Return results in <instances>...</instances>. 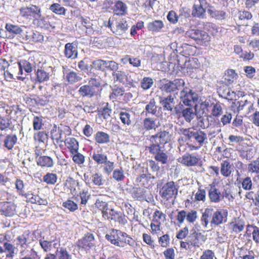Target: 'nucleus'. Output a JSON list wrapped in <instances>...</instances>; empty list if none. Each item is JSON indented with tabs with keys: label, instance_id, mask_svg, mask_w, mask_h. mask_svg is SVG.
I'll list each match as a JSON object with an SVG mask.
<instances>
[{
	"label": "nucleus",
	"instance_id": "61",
	"mask_svg": "<svg viewBox=\"0 0 259 259\" xmlns=\"http://www.w3.org/2000/svg\"><path fill=\"white\" fill-rule=\"evenodd\" d=\"M223 113V108L220 103L212 105L211 116L219 117Z\"/></svg>",
	"mask_w": 259,
	"mask_h": 259
},
{
	"label": "nucleus",
	"instance_id": "43",
	"mask_svg": "<svg viewBox=\"0 0 259 259\" xmlns=\"http://www.w3.org/2000/svg\"><path fill=\"white\" fill-rule=\"evenodd\" d=\"M78 185V182L72 178L69 177L66 181L65 186L70 190V192L73 195L76 193L75 187Z\"/></svg>",
	"mask_w": 259,
	"mask_h": 259
},
{
	"label": "nucleus",
	"instance_id": "64",
	"mask_svg": "<svg viewBox=\"0 0 259 259\" xmlns=\"http://www.w3.org/2000/svg\"><path fill=\"white\" fill-rule=\"evenodd\" d=\"M93 68L98 70L103 71L106 69V61L101 59L95 60L93 62Z\"/></svg>",
	"mask_w": 259,
	"mask_h": 259
},
{
	"label": "nucleus",
	"instance_id": "26",
	"mask_svg": "<svg viewBox=\"0 0 259 259\" xmlns=\"http://www.w3.org/2000/svg\"><path fill=\"white\" fill-rule=\"evenodd\" d=\"M92 158L95 163L98 165H103V163L108 159L107 155L104 153L102 150L94 151L92 156Z\"/></svg>",
	"mask_w": 259,
	"mask_h": 259
},
{
	"label": "nucleus",
	"instance_id": "6",
	"mask_svg": "<svg viewBox=\"0 0 259 259\" xmlns=\"http://www.w3.org/2000/svg\"><path fill=\"white\" fill-rule=\"evenodd\" d=\"M78 249L81 251L89 252L91 249L95 248V238L93 234L87 232L76 242Z\"/></svg>",
	"mask_w": 259,
	"mask_h": 259
},
{
	"label": "nucleus",
	"instance_id": "50",
	"mask_svg": "<svg viewBox=\"0 0 259 259\" xmlns=\"http://www.w3.org/2000/svg\"><path fill=\"white\" fill-rule=\"evenodd\" d=\"M205 10L202 6L194 5L192 8V15L195 17H203L205 15Z\"/></svg>",
	"mask_w": 259,
	"mask_h": 259
},
{
	"label": "nucleus",
	"instance_id": "59",
	"mask_svg": "<svg viewBox=\"0 0 259 259\" xmlns=\"http://www.w3.org/2000/svg\"><path fill=\"white\" fill-rule=\"evenodd\" d=\"M32 124L34 131L40 130L43 125L42 117L34 116L32 120Z\"/></svg>",
	"mask_w": 259,
	"mask_h": 259
},
{
	"label": "nucleus",
	"instance_id": "24",
	"mask_svg": "<svg viewBox=\"0 0 259 259\" xmlns=\"http://www.w3.org/2000/svg\"><path fill=\"white\" fill-rule=\"evenodd\" d=\"M78 93L80 95L83 97H87L92 98L93 97H97L99 95L96 93L89 84L83 85L81 86L79 90Z\"/></svg>",
	"mask_w": 259,
	"mask_h": 259
},
{
	"label": "nucleus",
	"instance_id": "34",
	"mask_svg": "<svg viewBox=\"0 0 259 259\" xmlns=\"http://www.w3.org/2000/svg\"><path fill=\"white\" fill-rule=\"evenodd\" d=\"M195 115L193 109L190 107L183 109L179 114L180 117H184L187 122H190Z\"/></svg>",
	"mask_w": 259,
	"mask_h": 259
},
{
	"label": "nucleus",
	"instance_id": "57",
	"mask_svg": "<svg viewBox=\"0 0 259 259\" xmlns=\"http://www.w3.org/2000/svg\"><path fill=\"white\" fill-rule=\"evenodd\" d=\"M208 13L213 18L217 20H224L226 17V12L222 10H209Z\"/></svg>",
	"mask_w": 259,
	"mask_h": 259
},
{
	"label": "nucleus",
	"instance_id": "54",
	"mask_svg": "<svg viewBox=\"0 0 259 259\" xmlns=\"http://www.w3.org/2000/svg\"><path fill=\"white\" fill-rule=\"evenodd\" d=\"M73 161L78 165H82L85 161V156L81 153L78 152L70 154Z\"/></svg>",
	"mask_w": 259,
	"mask_h": 259
},
{
	"label": "nucleus",
	"instance_id": "18",
	"mask_svg": "<svg viewBox=\"0 0 259 259\" xmlns=\"http://www.w3.org/2000/svg\"><path fill=\"white\" fill-rule=\"evenodd\" d=\"M36 162L37 165L42 168H51L54 166V162L53 159L48 156H39V153L35 152Z\"/></svg>",
	"mask_w": 259,
	"mask_h": 259
},
{
	"label": "nucleus",
	"instance_id": "58",
	"mask_svg": "<svg viewBox=\"0 0 259 259\" xmlns=\"http://www.w3.org/2000/svg\"><path fill=\"white\" fill-rule=\"evenodd\" d=\"M66 79L70 84H73L80 79V77L74 71H70L66 75Z\"/></svg>",
	"mask_w": 259,
	"mask_h": 259
},
{
	"label": "nucleus",
	"instance_id": "42",
	"mask_svg": "<svg viewBox=\"0 0 259 259\" xmlns=\"http://www.w3.org/2000/svg\"><path fill=\"white\" fill-rule=\"evenodd\" d=\"M237 78L238 75L234 70L228 69L226 71L225 75V81L226 83L230 84L236 80Z\"/></svg>",
	"mask_w": 259,
	"mask_h": 259
},
{
	"label": "nucleus",
	"instance_id": "28",
	"mask_svg": "<svg viewBox=\"0 0 259 259\" xmlns=\"http://www.w3.org/2000/svg\"><path fill=\"white\" fill-rule=\"evenodd\" d=\"M94 140L99 144H107L110 141V136L105 132L98 131L94 135Z\"/></svg>",
	"mask_w": 259,
	"mask_h": 259
},
{
	"label": "nucleus",
	"instance_id": "1",
	"mask_svg": "<svg viewBox=\"0 0 259 259\" xmlns=\"http://www.w3.org/2000/svg\"><path fill=\"white\" fill-rule=\"evenodd\" d=\"M106 239L112 244L119 247H124L127 245L133 246L135 240L125 232L113 229L109 234H106Z\"/></svg>",
	"mask_w": 259,
	"mask_h": 259
},
{
	"label": "nucleus",
	"instance_id": "29",
	"mask_svg": "<svg viewBox=\"0 0 259 259\" xmlns=\"http://www.w3.org/2000/svg\"><path fill=\"white\" fill-rule=\"evenodd\" d=\"M112 112L111 109L109 107L108 103H104L102 106L98 110V114L100 117H103L104 119L108 118Z\"/></svg>",
	"mask_w": 259,
	"mask_h": 259
},
{
	"label": "nucleus",
	"instance_id": "22",
	"mask_svg": "<svg viewBox=\"0 0 259 259\" xmlns=\"http://www.w3.org/2000/svg\"><path fill=\"white\" fill-rule=\"evenodd\" d=\"M64 54L67 59H74L77 58V50L73 42H68L65 45Z\"/></svg>",
	"mask_w": 259,
	"mask_h": 259
},
{
	"label": "nucleus",
	"instance_id": "21",
	"mask_svg": "<svg viewBox=\"0 0 259 259\" xmlns=\"http://www.w3.org/2000/svg\"><path fill=\"white\" fill-rule=\"evenodd\" d=\"M5 29L9 34V37L14 38L17 35H21L23 32L22 28L18 25L7 23L5 25Z\"/></svg>",
	"mask_w": 259,
	"mask_h": 259
},
{
	"label": "nucleus",
	"instance_id": "31",
	"mask_svg": "<svg viewBox=\"0 0 259 259\" xmlns=\"http://www.w3.org/2000/svg\"><path fill=\"white\" fill-rule=\"evenodd\" d=\"M143 128L146 131L155 130L157 127L156 119L151 117H146L142 122Z\"/></svg>",
	"mask_w": 259,
	"mask_h": 259
},
{
	"label": "nucleus",
	"instance_id": "60",
	"mask_svg": "<svg viewBox=\"0 0 259 259\" xmlns=\"http://www.w3.org/2000/svg\"><path fill=\"white\" fill-rule=\"evenodd\" d=\"M170 237L167 234L163 235L158 238V243L160 246L163 248H167L170 244Z\"/></svg>",
	"mask_w": 259,
	"mask_h": 259
},
{
	"label": "nucleus",
	"instance_id": "55",
	"mask_svg": "<svg viewBox=\"0 0 259 259\" xmlns=\"http://www.w3.org/2000/svg\"><path fill=\"white\" fill-rule=\"evenodd\" d=\"M250 228L253 229L252 235L253 241L256 243H259V227L248 224L246 226V233L250 231Z\"/></svg>",
	"mask_w": 259,
	"mask_h": 259
},
{
	"label": "nucleus",
	"instance_id": "36",
	"mask_svg": "<svg viewBox=\"0 0 259 259\" xmlns=\"http://www.w3.org/2000/svg\"><path fill=\"white\" fill-rule=\"evenodd\" d=\"M49 9L57 15L65 16L67 10L59 3H53L49 7Z\"/></svg>",
	"mask_w": 259,
	"mask_h": 259
},
{
	"label": "nucleus",
	"instance_id": "8",
	"mask_svg": "<svg viewBox=\"0 0 259 259\" xmlns=\"http://www.w3.org/2000/svg\"><path fill=\"white\" fill-rule=\"evenodd\" d=\"M185 85V82L182 79H176L170 81L166 78L160 80V89L167 93L174 92L179 90Z\"/></svg>",
	"mask_w": 259,
	"mask_h": 259
},
{
	"label": "nucleus",
	"instance_id": "27",
	"mask_svg": "<svg viewBox=\"0 0 259 259\" xmlns=\"http://www.w3.org/2000/svg\"><path fill=\"white\" fill-rule=\"evenodd\" d=\"M164 25L162 20H156L149 22L147 25L149 31L152 32H159L164 28Z\"/></svg>",
	"mask_w": 259,
	"mask_h": 259
},
{
	"label": "nucleus",
	"instance_id": "25",
	"mask_svg": "<svg viewBox=\"0 0 259 259\" xmlns=\"http://www.w3.org/2000/svg\"><path fill=\"white\" fill-rule=\"evenodd\" d=\"M17 137L15 134L7 135L4 140V146L8 150H12L17 142Z\"/></svg>",
	"mask_w": 259,
	"mask_h": 259
},
{
	"label": "nucleus",
	"instance_id": "32",
	"mask_svg": "<svg viewBox=\"0 0 259 259\" xmlns=\"http://www.w3.org/2000/svg\"><path fill=\"white\" fill-rule=\"evenodd\" d=\"M232 172V167L230 162L226 160L221 163V173L226 178L230 177Z\"/></svg>",
	"mask_w": 259,
	"mask_h": 259
},
{
	"label": "nucleus",
	"instance_id": "9",
	"mask_svg": "<svg viewBox=\"0 0 259 259\" xmlns=\"http://www.w3.org/2000/svg\"><path fill=\"white\" fill-rule=\"evenodd\" d=\"M150 153L154 154V159L156 161L160 162L162 164L167 163L168 161V155L166 152H164L159 144H150L146 147Z\"/></svg>",
	"mask_w": 259,
	"mask_h": 259
},
{
	"label": "nucleus",
	"instance_id": "38",
	"mask_svg": "<svg viewBox=\"0 0 259 259\" xmlns=\"http://www.w3.org/2000/svg\"><path fill=\"white\" fill-rule=\"evenodd\" d=\"M54 256L55 259H72L71 254L67 250L66 248L63 247L57 249Z\"/></svg>",
	"mask_w": 259,
	"mask_h": 259
},
{
	"label": "nucleus",
	"instance_id": "17",
	"mask_svg": "<svg viewBox=\"0 0 259 259\" xmlns=\"http://www.w3.org/2000/svg\"><path fill=\"white\" fill-rule=\"evenodd\" d=\"M114 15L118 16H125L127 14L128 7L125 3L121 0L115 1L112 8Z\"/></svg>",
	"mask_w": 259,
	"mask_h": 259
},
{
	"label": "nucleus",
	"instance_id": "56",
	"mask_svg": "<svg viewBox=\"0 0 259 259\" xmlns=\"http://www.w3.org/2000/svg\"><path fill=\"white\" fill-rule=\"evenodd\" d=\"M5 252L7 251L8 253L6 254L7 258H13L15 254V247L10 243L6 242L3 244Z\"/></svg>",
	"mask_w": 259,
	"mask_h": 259
},
{
	"label": "nucleus",
	"instance_id": "15",
	"mask_svg": "<svg viewBox=\"0 0 259 259\" xmlns=\"http://www.w3.org/2000/svg\"><path fill=\"white\" fill-rule=\"evenodd\" d=\"M228 230L231 233L238 234L242 232L245 227V222L239 217L234 218L227 225Z\"/></svg>",
	"mask_w": 259,
	"mask_h": 259
},
{
	"label": "nucleus",
	"instance_id": "52",
	"mask_svg": "<svg viewBox=\"0 0 259 259\" xmlns=\"http://www.w3.org/2000/svg\"><path fill=\"white\" fill-rule=\"evenodd\" d=\"M119 118L123 124L127 125L131 124V115L129 112L127 111H120L119 112Z\"/></svg>",
	"mask_w": 259,
	"mask_h": 259
},
{
	"label": "nucleus",
	"instance_id": "48",
	"mask_svg": "<svg viewBox=\"0 0 259 259\" xmlns=\"http://www.w3.org/2000/svg\"><path fill=\"white\" fill-rule=\"evenodd\" d=\"M15 184L17 192L18 193V194L20 196L27 198L28 195V194L25 193L24 191V184L23 181L20 179H17Z\"/></svg>",
	"mask_w": 259,
	"mask_h": 259
},
{
	"label": "nucleus",
	"instance_id": "37",
	"mask_svg": "<svg viewBox=\"0 0 259 259\" xmlns=\"http://www.w3.org/2000/svg\"><path fill=\"white\" fill-rule=\"evenodd\" d=\"M125 90L123 87L114 86L112 89V92L109 95V98L113 101L117 100L120 97L123 95Z\"/></svg>",
	"mask_w": 259,
	"mask_h": 259
},
{
	"label": "nucleus",
	"instance_id": "5",
	"mask_svg": "<svg viewBox=\"0 0 259 259\" xmlns=\"http://www.w3.org/2000/svg\"><path fill=\"white\" fill-rule=\"evenodd\" d=\"M185 37L193 39L201 46H206L211 40V37L207 32L198 29L188 30L185 33Z\"/></svg>",
	"mask_w": 259,
	"mask_h": 259
},
{
	"label": "nucleus",
	"instance_id": "39",
	"mask_svg": "<svg viewBox=\"0 0 259 259\" xmlns=\"http://www.w3.org/2000/svg\"><path fill=\"white\" fill-rule=\"evenodd\" d=\"M88 84L93 89L99 96L102 90L100 80L96 78H91L89 80Z\"/></svg>",
	"mask_w": 259,
	"mask_h": 259
},
{
	"label": "nucleus",
	"instance_id": "47",
	"mask_svg": "<svg viewBox=\"0 0 259 259\" xmlns=\"http://www.w3.org/2000/svg\"><path fill=\"white\" fill-rule=\"evenodd\" d=\"M157 111L154 99H152L145 107L146 115L148 114L155 115Z\"/></svg>",
	"mask_w": 259,
	"mask_h": 259
},
{
	"label": "nucleus",
	"instance_id": "35",
	"mask_svg": "<svg viewBox=\"0 0 259 259\" xmlns=\"http://www.w3.org/2000/svg\"><path fill=\"white\" fill-rule=\"evenodd\" d=\"M192 138H194L198 145L202 147L204 143V141L207 139V136L204 132L200 130H196L192 133Z\"/></svg>",
	"mask_w": 259,
	"mask_h": 259
},
{
	"label": "nucleus",
	"instance_id": "10",
	"mask_svg": "<svg viewBox=\"0 0 259 259\" xmlns=\"http://www.w3.org/2000/svg\"><path fill=\"white\" fill-rule=\"evenodd\" d=\"M35 235L29 230H25L21 235L16 238V244L21 248H27L30 244L34 241Z\"/></svg>",
	"mask_w": 259,
	"mask_h": 259
},
{
	"label": "nucleus",
	"instance_id": "44",
	"mask_svg": "<svg viewBox=\"0 0 259 259\" xmlns=\"http://www.w3.org/2000/svg\"><path fill=\"white\" fill-rule=\"evenodd\" d=\"M36 80L39 82H42L49 79L50 75L49 73L42 68L38 69L36 72Z\"/></svg>",
	"mask_w": 259,
	"mask_h": 259
},
{
	"label": "nucleus",
	"instance_id": "16",
	"mask_svg": "<svg viewBox=\"0 0 259 259\" xmlns=\"http://www.w3.org/2000/svg\"><path fill=\"white\" fill-rule=\"evenodd\" d=\"M181 99L185 105L192 106L195 102L197 101L198 95L191 90L188 92L183 91L181 93Z\"/></svg>",
	"mask_w": 259,
	"mask_h": 259
},
{
	"label": "nucleus",
	"instance_id": "3",
	"mask_svg": "<svg viewBox=\"0 0 259 259\" xmlns=\"http://www.w3.org/2000/svg\"><path fill=\"white\" fill-rule=\"evenodd\" d=\"M204 241V235L200 232L192 230L189 239L186 241H180V247L186 250H191L192 247L199 248Z\"/></svg>",
	"mask_w": 259,
	"mask_h": 259
},
{
	"label": "nucleus",
	"instance_id": "46",
	"mask_svg": "<svg viewBox=\"0 0 259 259\" xmlns=\"http://www.w3.org/2000/svg\"><path fill=\"white\" fill-rule=\"evenodd\" d=\"M223 220L224 217L222 212L218 210L213 213L210 223L211 225L218 226L223 223Z\"/></svg>",
	"mask_w": 259,
	"mask_h": 259
},
{
	"label": "nucleus",
	"instance_id": "4",
	"mask_svg": "<svg viewBox=\"0 0 259 259\" xmlns=\"http://www.w3.org/2000/svg\"><path fill=\"white\" fill-rule=\"evenodd\" d=\"M41 9L39 6L32 4L20 9L21 17L26 20H32L34 24L41 17Z\"/></svg>",
	"mask_w": 259,
	"mask_h": 259
},
{
	"label": "nucleus",
	"instance_id": "23",
	"mask_svg": "<svg viewBox=\"0 0 259 259\" xmlns=\"http://www.w3.org/2000/svg\"><path fill=\"white\" fill-rule=\"evenodd\" d=\"M208 191V196L210 201L212 202L218 203L223 200V196L221 192L214 185H210Z\"/></svg>",
	"mask_w": 259,
	"mask_h": 259
},
{
	"label": "nucleus",
	"instance_id": "14",
	"mask_svg": "<svg viewBox=\"0 0 259 259\" xmlns=\"http://www.w3.org/2000/svg\"><path fill=\"white\" fill-rule=\"evenodd\" d=\"M0 213L6 217H12L17 213V205L13 201L0 202Z\"/></svg>",
	"mask_w": 259,
	"mask_h": 259
},
{
	"label": "nucleus",
	"instance_id": "41",
	"mask_svg": "<svg viewBox=\"0 0 259 259\" xmlns=\"http://www.w3.org/2000/svg\"><path fill=\"white\" fill-rule=\"evenodd\" d=\"M72 199L68 198L62 203V206L70 212H74L78 209V205Z\"/></svg>",
	"mask_w": 259,
	"mask_h": 259
},
{
	"label": "nucleus",
	"instance_id": "62",
	"mask_svg": "<svg viewBox=\"0 0 259 259\" xmlns=\"http://www.w3.org/2000/svg\"><path fill=\"white\" fill-rule=\"evenodd\" d=\"M153 83L152 78L144 77L141 81V87L144 90H147L152 86Z\"/></svg>",
	"mask_w": 259,
	"mask_h": 259
},
{
	"label": "nucleus",
	"instance_id": "53",
	"mask_svg": "<svg viewBox=\"0 0 259 259\" xmlns=\"http://www.w3.org/2000/svg\"><path fill=\"white\" fill-rule=\"evenodd\" d=\"M189 234V230L187 226L180 229L176 233V238L180 241H184Z\"/></svg>",
	"mask_w": 259,
	"mask_h": 259
},
{
	"label": "nucleus",
	"instance_id": "13",
	"mask_svg": "<svg viewBox=\"0 0 259 259\" xmlns=\"http://www.w3.org/2000/svg\"><path fill=\"white\" fill-rule=\"evenodd\" d=\"M84 179L87 185L91 184L100 187L104 185L105 180L103 175L98 172H88L84 174Z\"/></svg>",
	"mask_w": 259,
	"mask_h": 259
},
{
	"label": "nucleus",
	"instance_id": "12",
	"mask_svg": "<svg viewBox=\"0 0 259 259\" xmlns=\"http://www.w3.org/2000/svg\"><path fill=\"white\" fill-rule=\"evenodd\" d=\"M159 193L164 200H168L177 195L178 188L173 181L168 182L162 186Z\"/></svg>",
	"mask_w": 259,
	"mask_h": 259
},
{
	"label": "nucleus",
	"instance_id": "2",
	"mask_svg": "<svg viewBox=\"0 0 259 259\" xmlns=\"http://www.w3.org/2000/svg\"><path fill=\"white\" fill-rule=\"evenodd\" d=\"M59 136L54 138L52 136V139L53 140H56V142H64L65 145L68 149L70 154L76 153L79 150V143L77 140L73 137H69L66 138L64 141L62 139L61 136L63 133H64L66 135H70L71 134V130L69 126L63 125L59 128Z\"/></svg>",
	"mask_w": 259,
	"mask_h": 259
},
{
	"label": "nucleus",
	"instance_id": "51",
	"mask_svg": "<svg viewBox=\"0 0 259 259\" xmlns=\"http://www.w3.org/2000/svg\"><path fill=\"white\" fill-rule=\"evenodd\" d=\"M47 139L48 134L45 131H38L34 133L33 135V140L36 143H44Z\"/></svg>",
	"mask_w": 259,
	"mask_h": 259
},
{
	"label": "nucleus",
	"instance_id": "33",
	"mask_svg": "<svg viewBox=\"0 0 259 259\" xmlns=\"http://www.w3.org/2000/svg\"><path fill=\"white\" fill-rule=\"evenodd\" d=\"M160 102L164 109L168 111H172L175 106L174 98L171 95L168 96L166 98H164L160 101Z\"/></svg>",
	"mask_w": 259,
	"mask_h": 259
},
{
	"label": "nucleus",
	"instance_id": "20",
	"mask_svg": "<svg viewBox=\"0 0 259 259\" xmlns=\"http://www.w3.org/2000/svg\"><path fill=\"white\" fill-rule=\"evenodd\" d=\"M91 197V195L89 193L88 190L83 189L81 191H79V193L76 194V193L73 194L72 198H73L77 201H79V199L80 200V202L79 203V205L80 207L85 206L88 202L89 200Z\"/></svg>",
	"mask_w": 259,
	"mask_h": 259
},
{
	"label": "nucleus",
	"instance_id": "11",
	"mask_svg": "<svg viewBox=\"0 0 259 259\" xmlns=\"http://www.w3.org/2000/svg\"><path fill=\"white\" fill-rule=\"evenodd\" d=\"M171 135L169 132L161 131L154 135L150 136L148 139L150 144H166L171 141Z\"/></svg>",
	"mask_w": 259,
	"mask_h": 259
},
{
	"label": "nucleus",
	"instance_id": "63",
	"mask_svg": "<svg viewBox=\"0 0 259 259\" xmlns=\"http://www.w3.org/2000/svg\"><path fill=\"white\" fill-rule=\"evenodd\" d=\"M143 240L144 243L148 245L151 249L155 248V242L151 236L146 233H143L142 235Z\"/></svg>",
	"mask_w": 259,
	"mask_h": 259
},
{
	"label": "nucleus",
	"instance_id": "19",
	"mask_svg": "<svg viewBox=\"0 0 259 259\" xmlns=\"http://www.w3.org/2000/svg\"><path fill=\"white\" fill-rule=\"evenodd\" d=\"M199 158L193 154L186 153L182 156L180 162L187 166L197 165L199 163Z\"/></svg>",
	"mask_w": 259,
	"mask_h": 259
},
{
	"label": "nucleus",
	"instance_id": "30",
	"mask_svg": "<svg viewBox=\"0 0 259 259\" xmlns=\"http://www.w3.org/2000/svg\"><path fill=\"white\" fill-rule=\"evenodd\" d=\"M128 74L122 70H117L112 73L114 80L123 84L128 81Z\"/></svg>",
	"mask_w": 259,
	"mask_h": 259
},
{
	"label": "nucleus",
	"instance_id": "45",
	"mask_svg": "<svg viewBox=\"0 0 259 259\" xmlns=\"http://www.w3.org/2000/svg\"><path fill=\"white\" fill-rule=\"evenodd\" d=\"M136 182L138 185L146 188H149L151 186V184L149 183L150 179L145 174L139 176L136 179Z\"/></svg>",
	"mask_w": 259,
	"mask_h": 259
},
{
	"label": "nucleus",
	"instance_id": "7",
	"mask_svg": "<svg viewBox=\"0 0 259 259\" xmlns=\"http://www.w3.org/2000/svg\"><path fill=\"white\" fill-rule=\"evenodd\" d=\"M107 27L110 28L111 31L117 35H121L128 30L129 26L125 19H120L111 21L110 18L107 22Z\"/></svg>",
	"mask_w": 259,
	"mask_h": 259
},
{
	"label": "nucleus",
	"instance_id": "40",
	"mask_svg": "<svg viewBox=\"0 0 259 259\" xmlns=\"http://www.w3.org/2000/svg\"><path fill=\"white\" fill-rule=\"evenodd\" d=\"M58 180L57 174L52 172H47L43 176L42 181L48 185H55Z\"/></svg>",
	"mask_w": 259,
	"mask_h": 259
},
{
	"label": "nucleus",
	"instance_id": "49",
	"mask_svg": "<svg viewBox=\"0 0 259 259\" xmlns=\"http://www.w3.org/2000/svg\"><path fill=\"white\" fill-rule=\"evenodd\" d=\"M248 172L259 175V158L251 161L247 165Z\"/></svg>",
	"mask_w": 259,
	"mask_h": 259
}]
</instances>
